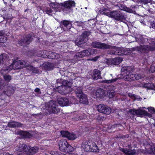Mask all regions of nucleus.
I'll return each instance as SVG.
<instances>
[{
	"mask_svg": "<svg viewBox=\"0 0 155 155\" xmlns=\"http://www.w3.org/2000/svg\"><path fill=\"white\" fill-rule=\"evenodd\" d=\"M48 107L49 108L50 112L54 114H57L60 111L56 105V103L53 101H51L48 104Z\"/></svg>",
	"mask_w": 155,
	"mask_h": 155,
	"instance_id": "ddd939ff",
	"label": "nucleus"
},
{
	"mask_svg": "<svg viewBox=\"0 0 155 155\" xmlns=\"http://www.w3.org/2000/svg\"><path fill=\"white\" fill-rule=\"evenodd\" d=\"M9 58V56L6 54H3L0 55V64H2Z\"/></svg>",
	"mask_w": 155,
	"mask_h": 155,
	"instance_id": "473e14b6",
	"label": "nucleus"
},
{
	"mask_svg": "<svg viewBox=\"0 0 155 155\" xmlns=\"http://www.w3.org/2000/svg\"><path fill=\"white\" fill-rule=\"evenodd\" d=\"M120 125L119 124H114L112 125H110L109 126L108 128L110 129H113L116 127H119V126Z\"/></svg>",
	"mask_w": 155,
	"mask_h": 155,
	"instance_id": "09e8293b",
	"label": "nucleus"
},
{
	"mask_svg": "<svg viewBox=\"0 0 155 155\" xmlns=\"http://www.w3.org/2000/svg\"><path fill=\"white\" fill-rule=\"evenodd\" d=\"M139 2L144 4H147L150 3L151 0H138Z\"/></svg>",
	"mask_w": 155,
	"mask_h": 155,
	"instance_id": "de8ad7c7",
	"label": "nucleus"
},
{
	"mask_svg": "<svg viewBox=\"0 0 155 155\" xmlns=\"http://www.w3.org/2000/svg\"><path fill=\"white\" fill-rule=\"evenodd\" d=\"M79 80L80 82H81L82 83L81 84H81V85H83V79H81V80Z\"/></svg>",
	"mask_w": 155,
	"mask_h": 155,
	"instance_id": "0e129e2a",
	"label": "nucleus"
},
{
	"mask_svg": "<svg viewBox=\"0 0 155 155\" xmlns=\"http://www.w3.org/2000/svg\"><path fill=\"white\" fill-rule=\"evenodd\" d=\"M16 153H14V154H9L8 153H4L3 154V155H16Z\"/></svg>",
	"mask_w": 155,
	"mask_h": 155,
	"instance_id": "680f3d73",
	"label": "nucleus"
},
{
	"mask_svg": "<svg viewBox=\"0 0 155 155\" xmlns=\"http://www.w3.org/2000/svg\"><path fill=\"white\" fill-rule=\"evenodd\" d=\"M108 10L107 9L104 8H102L100 10V12L101 14H104L107 16V13H109V12H108Z\"/></svg>",
	"mask_w": 155,
	"mask_h": 155,
	"instance_id": "ea45409f",
	"label": "nucleus"
},
{
	"mask_svg": "<svg viewBox=\"0 0 155 155\" xmlns=\"http://www.w3.org/2000/svg\"><path fill=\"white\" fill-rule=\"evenodd\" d=\"M54 68V63L46 62L43 63V68L44 70L46 71H51Z\"/></svg>",
	"mask_w": 155,
	"mask_h": 155,
	"instance_id": "a211bd4d",
	"label": "nucleus"
},
{
	"mask_svg": "<svg viewBox=\"0 0 155 155\" xmlns=\"http://www.w3.org/2000/svg\"><path fill=\"white\" fill-rule=\"evenodd\" d=\"M118 79V78H116L113 79L111 78L110 80H105L103 81L102 82L107 84H111L116 82Z\"/></svg>",
	"mask_w": 155,
	"mask_h": 155,
	"instance_id": "4c0bfd02",
	"label": "nucleus"
},
{
	"mask_svg": "<svg viewBox=\"0 0 155 155\" xmlns=\"http://www.w3.org/2000/svg\"><path fill=\"white\" fill-rule=\"evenodd\" d=\"M29 63L23 61H18L14 62L10 66L4 68L1 71L2 73H8L12 69L14 70L21 69L25 67L28 66Z\"/></svg>",
	"mask_w": 155,
	"mask_h": 155,
	"instance_id": "f03ea898",
	"label": "nucleus"
},
{
	"mask_svg": "<svg viewBox=\"0 0 155 155\" xmlns=\"http://www.w3.org/2000/svg\"><path fill=\"white\" fill-rule=\"evenodd\" d=\"M147 152L149 154H155V147L154 146H151L150 148L149 149Z\"/></svg>",
	"mask_w": 155,
	"mask_h": 155,
	"instance_id": "a19ab883",
	"label": "nucleus"
},
{
	"mask_svg": "<svg viewBox=\"0 0 155 155\" xmlns=\"http://www.w3.org/2000/svg\"><path fill=\"white\" fill-rule=\"evenodd\" d=\"M60 27L64 31H66L71 28V22L68 21L64 20L61 21Z\"/></svg>",
	"mask_w": 155,
	"mask_h": 155,
	"instance_id": "2eb2a0df",
	"label": "nucleus"
},
{
	"mask_svg": "<svg viewBox=\"0 0 155 155\" xmlns=\"http://www.w3.org/2000/svg\"><path fill=\"white\" fill-rule=\"evenodd\" d=\"M91 143L88 141H85L82 143L81 147L84 149L86 151H91Z\"/></svg>",
	"mask_w": 155,
	"mask_h": 155,
	"instance_id": "a878e982",
	"label": "nucleus"
},
{
	"mask_svg": "<svg viewBox=\"0 0 155 155\" xmlns=\"http://www.w3.org/2000/svg\"><path fill=\"white\" fill-rule=\"evenodd\" d=\"M23 124L20 122L15 121L10 122L8 123V126L12 128L21 127Z\"/></svg>",
	"mask_w": 155,
	"mask_h": 155,
	"instance_id": "b1692460",
	"label": "nucleus"
},
{
	"mask_svg": "<svg viewBox=\"0 0 155 155\" xmlns=\"http://www.w3.org/2000/svg\"><path fill=\"white\" fill-rule=\"evenodd\" d=\"M96 49L89 48L78 52V57L82 58L85 56H88L95 54L96 52Z\"/></svg>",
	"mask_w": 155,
	"mask_h": 155,
	"instance_id": "6e6552de",
	"label": "nucleus"
},
{
	"mask_svg": "<svg viewBox=\"0 0 155 155\" xmlns=\"http://www.w3.org/2000/svg\"><path fill=\"white\" fill-rule=\"evenodd\" d=\"M64 80L63 81L62 79H58L56 81V83L55 84L54 87H56V85H60L63 84V82Z\"/></svg>",
	"mask_w": 155,
	"mask_h": 155,
	"instance_id": "c03bdc74",
	"label": "nucleus"
},
{
	"mask_svg": "<svg viewBox=\"0 0 155 155\" xmlns=\"http://www.w3.org/2000/svg\"><path fill=\"white\" fill-rule=\"evenodd\" d=\"M116 6L118 7L119 9L121 10H124L130 13H132L134 12L132 9L126 7L124 5L121 3H118L116 5Z\"/></svg>",
	"mask_w": 155,
	"mask_h": 155,
	"instance_id": "412c9836",
	"label": "nucleus"
},
{
	"mask_svg": "<svg viewBox=\"0 0 155 155\" xmlns=\"http://www.w3.org/2000/svg\"><path fill=\"white\" fill-rule=\"evenodd\" d=\"M128 112L133 115L136 114L137 115V110L134 109L130 110Z\"/></svg>",
	"mask_w": 155,
	"mask_h": 155,
	"instance_id": "49530a36",
	"label": "nucleus"
},
{
	"mask_svg": "<svg viewBox=\"0 0 155 155\" xmlns=\"http://www.w3.org/2000/svg\"><path fill=\"white\" fill-rule=\"evenodd\" d=\"M97 110L101 113L109 114L111 113V109L107 106L102 104H100L97 107Z\"/></svg>",
	"mask_w": 155,
	"mask_h": 155,
	"instance_id": "9b49d317",
	"label": "nucleus"
},
{
	"mask_svg": "<svg viewBox=\"0 0 155 155\" xmlns=\"http://www.w3.org/2000/svg\"><path fill=\"white\" fill-rule=\"evenodd\" d=\"M107 16L115 18L118 21L125 19V17L124 15L120 11H113L107 13Z\"/></svg>",
	"mask_w": 155,
	"mask_h": 155,
	"instance_id": "0eeeda50",
	"label": "nucleus"
},
{
	"mask_svg": "<svg viewBox=\"0 0 155 155\" xmlns=\"http://www.w3.org/2000/svg\"><path fill=\"white\" fill-rule=\"evenodd\" d=\"M58 101L59 105L61 106H68L70 104L68 99L66 98H58Z\"/></svg>",
	"mask_w": 155,
	"mask_h": 155,
	"instance_id": "f3484780",
	"label": "nucleus"
},
{
	"mask_svg": "<svg viewBox=\"0 0 155 155\" xmlns=\"http://www.w3.org/2000/svg\"><path fill=\"white\" fill-rule=\"evenodd\" d=\"M4 86V82L3 80L0 81V89H2Z\"/></svg>",
	"mask_w": 155,
	"mask_h": 155,
	"instance_id": "864d4df0",
	"label": "nucleus"
},
{
	"mask_svg": "<svg viewBox=\"0 0 155 155\" xmlns=\"http://www.w3.org/2000/svg\"><path fill=\"white\" fill-rule=\"evenodd\" d=\"M148 113L144 110H143L141 108H140L137 110V115L139 116H148Z\"/></svg>",
	"mask_w": 155,
	"mask_h": 155,
	"instance_id": "2f4dec72",
	"label": "nucleus"
},
{
	"mask_svg": "<svg viewBox=\"0 0 155 155\" xmlns=\"http://www.w3.org/2000/svg\"><path fill=\"white\" fill-rule=\"evenodd\" d=\"M112 91V92H111L110 93L109 92H107L109 97L110 98L113 97L114 95L113 93V91Z\"/></svg>",
	"mask_w": 155,
	"mask_h": 155,
	"instance_id": "603ef678",
	"label": "nucleus"
},
{
	"mask_svg": "<svg viewBox=\"0 0 155 155\" xmlns=\"http://www.w3.org/2000/svg\"><path fill=\"white\" fill-rule=\"evenodd\" d=\"M14 89L12 86H9L7 87L6 91H3V93L8 96H10L14 93Z\"/></svg>",
	"mask_w": 155,
	"mask_h": 155,
	"instance_id": "cd10ccee",
	"label": "nucleus"
},
{
	"mask_svg": "<svg viewBox=\"0 0 155 155\" xmlns=\"http://www.w3.org/2000/svg\"><path fill=\"white\" fill-rule=\"evenodd\" d=\"M29 10V9H26L25 10V12H26L27 11H28V10Z\"/></svg>",
	"mask_w": 155,
	"mask_h": 155,
	"instance_id": "69168bd1",
	"label": "nucleus"
},
{
	"mask_svg": "<svg viewBox=\"0 0 155 155\" xmlns=\"http://www.w3.org/2000/svg\"><path fill=\"white\" fill-rule=\"evenodd\" d=\"M142 99L138 96L135 95V100H141Z\"/></svg>",
	"mask_w": 155,
	"mask_h": 155,
	"instance_id": "bf43d9fd",
	"label": "nucleus"
},
{
	"mask_svg": "<svg viewBox=\"0 0 155 155\" xmlns=\"http://www.w3.org/2000/svg\"><path fill=\"white\" fill-rule=\"evenodd\" d=\"M91 32L85 31L84 32L81 36H80L78 41V47L79 45L84 43L87 40L88 36L91 34Z\"/></svg>",
	"mask_w": 155,
	"mask_h": 155,
	"instance_id": "f8f14e48",
	"label": "nucleus"
},
{
	"mask_svg": "<svg viewBox=\"0 0 155 155\" xmlns=\"http://www.w3.org/2000/svg\"><path fill=\"white\" fill-rule=\"evenodd\" d=\"M16 132V134L20 135L23 137L30 138L31 137V134L26 131L20 130Z\"/></svg>",
	"mask_w": 155,
	"mask_h": 155,
	"instance_id": "c85d7f7f",
	"label": "nucleus"
},
{
	"mask_svg": "<svg viewBox=\"0 0 155 155\" xmlns=\"http://www.w3.org/2000/svg\"><path fill=\"white\" fill-rule=\"evenodd\" d=\"M28 146V145L24 143L22 144L20 143L18 146H17L15 148V150L19 152L23 153L25 152L26 153L27 152V150L26 149L27 148Z\"/></svg>",
	"mask_w": 155,
	"mask_h": 155,
	"instance_id": "6ab92c4d",
	"label": "nucleus"
},
{
	"mask_svg": "<svg viewBox=\"0 0 155 155\" xmlns=\"http://www.w3.org/2000/svg\"><path fill=\"white\" fill-rule=\"evenodd\" d=\"M60 132L62 137H66L68 138L69 133L68 131H61Z\"/></svg>",
	"mask_w": 155,
	"mask_h": 155,
	"instance_id": "a18cd8bd",
	"label": "nucleus"
},
{
	"mask_svg": "<svg viewBox=\"0 0 155 155\" xmlns=\"http://www.w3.org/2000/svg\"><path fill=\"white\" fill-rule=\"evenodd\" d=\"M128 146L129 149L121 148L120 150L126 155H135L136 153V150L135 149H130L131 147L130 145H129Z\"/></svg>",
	"mask_w": 155,
	"mask_h": 155,
	"instance_id": "dca6fc26",
	"label": "nucleus"
},
{
	"mask_svg": "<svg viewBox=\"0 0 155 155\" xmlns=\"http://www.w3.org/2000/svg\"><path fill=\"white\" fill-rule=\"evenodd\" d=\"M49 56L48 57V58H51L52 59H56L58 58V55L56 53L50 51Z\"/></svg>",
	"mask_w": 155,
	"mask_h": 155,
	"instance_id": "58836bf2",
	"label": "nucleus"
},
{
	"mask_svg": "<svg viewBox=\"0 0 155 155\" xmlns=\"http://www.w3.org/2000/svg\"><path fill=\"white\" fill-rule=\"evenodd\" d=\"M91 45L94 48L104 50L109 49L110 47L108 44L96 41L93 42Z\"/></svg>",
	"mask_w": 155,
	"mask_h": 155,
	"instance_id": "9d476101",
	"label": "nucleus"
},
{
	"mask_svg": "<svg viewBox=\"0 0 155 155\" xmlns=\"http://www.w3.org/2000/svg\"><path fill=\"white\" fill-rule=\"evenodd\" d=\"M27 67L28 70L32 71L33 73L38 74L39 73V71L37 68L34 67L33 66L30 65L29 63L28 66H27Z\"/></svg>",
	"mask_w": 155,
	"mask_h": 155,
	"instance_id": "f704fd0d",
	"label": "nucleus"
},
{
	"mask_svg": "<svg viewBox=\"0 0 155 155\" xmlns=\"http://www.w3.org/2000/svg\"><path fill=\"white\" fill-rule=\"evenodd\" d=\"M149 44H150V46L146 45H140L137 47V50L139 51L143 52L155 50V42L151 41Z\"/></svg>",
	"mask_w": 155,
	"mask_h": 155,
	"instance_id": "423d86ee",
	"label": "nucleus"
},
{
	"mask_svg": "<svg viewBox=\"0 0 155 155\" xmlns=\"http://www.w3.org/2000/svg\"><path fill=\"white\" fill-rule=\"evenodd\" d=\"M35 92L37 93L38 94H40L41 93L40 90L39 88H36L35 90Z\"/></svg>",
	"mask_w": 155,
	"mask_h": 155,
	"instance_id": "4d7b16f0",
	"label": "nucleus"
},
{
	"mask_svg": "<svg viewBox=\"0 0 155 155\" xmlns=\"http://www.w3.org/2000/svg\"><path fill=\"white\" fill-rule=\"evenodd\" d=\"M72 85V83L70 81L64 80L63 84L60 85H56V87H53L54 90L63 95L68 94L72 91L71 87Z\"/></svg>",
	"mask_w": 155,
	"mask_h": 155,
	"instance_id": "7ed1b4c3",
	"label": "nucleus"
},
{
	"mask_svg": "<svg viewBox=\"0 0 155 155\" xmlns=\"http://www.w3.org/2000/svg\"><path fill=\"white\" fill-rule=\"evenodd\" d=\"M49 5L54 11L50 8L46 7L43 9V12L52 16L55 14V9L56 8H61L64 12L67 14L70 12L72 8L75 6V3L72 1H68L60 4L50 3Z\"/></svg>",
	"mask_w": 155,
	"mask_h": 155,
	"instance_id": "f257e3e1",
	"label": "nucleus"
},
{
	"mask_svg": "<svg viewBox=\"0 0 155 155\" xmlns=\"http://www.w3.org/2000/svg\"><path fill=\"white\" fill-rule=\"evenodd\" d=\"M136 41L139 44H143L146 42L150 43L151 41L150 39L147 38H144L142 36H140L139 38H135Z\"/></svg>",
	"mask_w": 155,
	"mask_h": 155,
	"instance_id": "393cba45",
	"label": "nucleus"
},
{
	"mask_svg": "<svg viewBox=\"0 0 155 155\" xmlns=\"http://www.w3.org/2000/svg\"><path fill=\"white\" fill-rule=\"evenodd\" d=\"M59 147L61 151L65 153H69L74 150L73 147L65 140H62L59 141Z\"/></svg>",
	"mask_w": 155,
	"mask_h": 155,
	"instance_id": "39448f33",
	"label": "nucleus"
},
{
	"mask_svg": "<svg viewBox=\"0 0 155 155\" xmlns=\"http://www.w3.org/2000/svg\"><path fill=\"white\" fill-rule=\"evenodd\" d=\"M99 58V56H96V57H94V58H91L90 59V60L91 61H97V59Z\"/></svg>",
	"mask_w": 155,
	"mask_h": 155,
	"instance_id": "6e6d98bb",
	"label": "nucleus"
},
{
	"mask_svg": "<svg viewBox=\"0 0 155 155\" xmlns=\"http://www.w3.org/2000/svg\"><path fill=\"white\" fill-rule=\"evenodd\" d=\"M104 91L101 88H99L96 90V96L97 98H102L104 96Z\"/></svg>",
	"mask_w": 155,
	"mask_h": 155,
	"instance_id": "bb28decb",
	"label": "nucleus"
},
{
	"mask_svg": "<svg viewBox=\"0 0 155 155\" xmlns=\"http://www.w3.org/2000/svg\"><path fill=\"white\" fill-rule=\"evenodd\" d=\"M133 71V68L130 66L124 67L121 69V74H125L123 77L125 81H131L134 80V74L131 71Z\"/></svg>",
	"mask_w": 155,
	"mask_h": 155,
	"instance_id": "20e7f679",
	"label": "nucleus"
},
{
	"mask_svg": "<svg viewBox=\"0 0 155 155\" xmlns=\"http://www.w3.org/2000/svg\"><path fill=\"white\" fill-rule=\"evenodd\" d=\"M94 79L97 80L101 78L100 71L97 69H94L93 71V74L92 76Z\"/></svg>",
	"mask_w": 155,
	"mask_h": 155,
	"instance_id": "c756f323",
	"label": "nucleus"
},
{
	"mask_svg": "<svg viewBox=\"0 0 155 155\" xmlns=\"http://www.w3.org/2000/svg\"><path fill=\"white\" fill-rule=\"evenodd\" d=\"M123 60L122 58L117 57L115 58L112 59L110 60L111 64L114 65L119 64Z\"/></svg>",
	"mask_w": 155,
	"mask_h": 155,
	"instance_id": "7c9ffc66",
	"label": "nucleus"
},
{
	"mask_svg": "<svg viewBox=\"0 0 155 155\" xmlns=\"http://www.w3.org/2000/svg\"><path fill=\"white\" fill-rule=\"evenodd\" d=\"M134 80H138L143 78L144 77V76L143 75H141L140 74H134Z\"/></svg>",
	"mask_w": 155,
	"mask_h": 155,
	"instance_id": "37998d69",
	"label": "nucleus"
},
{
	"mask_svg": "<svg viewBox=\"0 0 155 155\" xmlns=\"http://www.w3.org/2000/svg\"><path fill=\"white\" fill-rule=\"evenodd\" d=\"M2 70L0 71V73L1 74L3 75V77L4 79L7 82H9L12 79V77L11 76L7 74V73H1Z\"/></svg>",
	"mask_w": 155,
	"mask_h": 155,
	"instance_id": "c9c22d12",
	"label": "nucleus"
},
{
	"mask_svg": "<svg viewBox=\"0 0 155 155\" xmlns=\"http://www.w3.org/2000/svg\"><path fill=\"white\" fill-rule=\"evenodd\" d=\"M150 70L152 73L155 72V64L154 65L153 64L151 65Z\"/></svg>",
	"mask_w": 155,
	"mask_h": 155,
	"instance_id": "3c124183",
	"label": "nucleus"
},
{
	"mask_svg": "<svg viewBox=\"0 0 155 155\" xmlns=\"http://www.w3.org/2000/svg\"><path fill=\"white\" fill-rule=\"evenodd\" d=\"M77 138V136L74 134L72 133H69L68 138L69 140H74Z\"/></svg>",
	"mask_w": 155,
	"mask_h": 155,
	"instance_id": "79ce46f5",
	"label": "nucleus"
},
{
	"mask_svg": "<svg viewBox=\"0 0 155 155\" xmlns=\"http://www.w3.org/2000/svg\"><path fill=\"white\" fill-rule=\"evenodd\" d=\"M110 48L112 50L110 51V54L120 55L121 54V52L120 48L116 47H112L110 46Z\"/></svg>",
	"mask_w": 155,
	"mask_h": 155,
	"instance_id": "4be33fe9",
	"label": "nucleus"
},
{
	"mask_svg": "<svg viewBox=\"0 0 155 155\" xmlns=\"http://www.w3.org/2000/svg\"><path fill=\"white\" fill-rule=\"evenodd\" d=\"M27 152L26 154L29 155H32L36 153L38 150L37 147H30L28 146L26 148Z\"/></svg>",
	"mask_w": 155,
	"mask_h": 155,
	"instance_id": "aec40b11",
	"label": "nucleus"
},
{
	"mask_svg": "<svg viewBox=\"0 0 155 155\" xmlns=\"http://www.w3.org/2000/svg\"><path fill=\"white\" fill-rule=\"evenodd\" d=\"M91 151L93 152H99V150L95 143L94 142L91 143Z\"/></svg>",
	"mask_w": 155,
	"mask_h": 155,
	"instance_id": "72a5a7b5",
	"label": "nucleus"
},
{
	"mask_svg": "<svg viewBox=\"0 0 155 155\" xmlns=\"http://www.w3.org/2000/svg\"><path fill=\"white\" fill-rule=\"evenodd\" d=\"M78 97H79V101L80 103L85 104H88V100L87 96L82 92V91H78Z\"/></svg>",
	"mask_w": 155,
	"mask_h": 155,
	"instance_id": "4468645a",
	"label": "nucleus"
},
{
	"mask_svg": "<svg viewBox=\"0 0 155 155\" xmlns=\"http://www.w3.org/2000/svg\"><path fill=\"white\" fill-rule=\"evenodd\" d=\"M32 35L29 34L25 35L22 39L19 40V44L21 46H26L29 45L32 40Z\"/></svg>",
	"mask_w": 155,
	"mask_h": 155,
	"instance_id": "1a4fd4ad",
	"label": "nucleus"
},
{
	"mask_svg": "<svg viewBox=\"0 0 155 155\" xmlns=\"http://www.w3.org/2000/svg\"><path fill=\"white\" fill-rule=\"evenodd\" d=\"M75 93L76 94H77V93H78V92L77 91H76L75 92Z\"/></svg>",
	"mask_w": 155,
	"mask_h": 155,
	"instance_id": "774afa93",
	"label": "nucleus"
},
{
	"mask_svg": "<svg viewBox=\"0 0 155 155\" xmlns=\"http://www.w3.org/2000/svg\"><path fill=\"white\" fill-rule=\"evenodd\" d=\"M148 111L151 113H154L155 112V109L153 107H148Z\"/></svg>",
	"mask_w": 155,
	"mask_h": 155,
	"instance_id": "8fccbe9b",
	"label": "nucleus"
},
{
	"mask_svg": "<svg viewBox=\"0 0 155 155\" xmlns=\"http://www.w3.org/2000/svg\"><path fill=\"white\" fill-rule=\"evenodd\" d=\"M130 98L133 99L135 100V94H131L129 95Z\"/></svg>",
	"mask_w": 155,
	"mask_h": 155,
	"instance_id": "13d9d810",
	"label": "nucleus"
},
{
	"mask_svg": "<svg viewBox=\"0 0 155 155\" xmlns=\"http://www.w3.org/2000/svg\"><path fill=\"white\" fill-rule=\"evenodd\" d=\"M75 44L76 45H78V42H77L76 41H75Z\"/></svg>",
	"mask_w": 155,
	"mask_h": 155,
	"instance_id": "338daca9",
	"label": "nucleus"
},
{
	"mask_svg": "<svg viewBox=\"0 0 155 155\" xmlns=\"http://www.w3.org/2000/svg\"><path fill=\"white\" fill-rule=\"evenodd\" d=\"M151 27L155 30V23L152 24L151 25Z\"/></svg>",
	"mask_w": 155,
	"mask_h": 155,
	"instance_id": "052dcab7",
	"label": "nucleus"
},
{
	"mask_svg": "<svg viewBox=\"0 0 155 155\" xmlns=\"http://www.w3.org/2000/svg\"><path fill=\"white\" fill-rule=\"evenodd\" d=\"M150 83H147L144 85V87L148 89H150Z\"/></svg>",
	"mask_w": 155,
	"mask_h": 155,
	"instance_id": "5fc2aeb1",
	"label": "nucleus"
},
{
	"mask_svg": "<svg viewBox=\"0 0 155 155\" xmlns=\"http://www.w3.org/2000/svg\"><path fill=\"white\" fill-rule=\"evenodd\" d=\"M50 51H40L38 53L37 55L38 57H41L43 58H48L49 56Z\"/></svg>",
	"mask_w": 155,
	"mask_h": 155,
	"instance_id": "5701e85b",
	"label": "nucleus"
},
{
	"mask_svg": "<svg viewBox=\"0 0 155 155\" xmlns=\"http://www.w3.org/2000/svg\"><path fill=\"white\" fill-rule=\"evenodd\" d=\"M4 33L0 31V43H4L7 41V37L3 36Z\"/></svg>",
	"mask_w": 155,
	"mask_h": 155,
	"instance_id": "e433bc0d",
	"label": "nucleus"
},
{
	"mask_svg": "<svg viewBox=\"0 0 155 155\" xmlns=\"http://www.w3.org/2000/svg\"><path fill=\"white\" fill-rule=\"evenodd\" d=\"M83 22H82L81 23H78V26H83Z\"/></svg>",
	"mask_w": 155,
	"mask_h": 155,
	"instance_id": "e2e57ef3",
	"label": "nucleus"
}]
</instances>
